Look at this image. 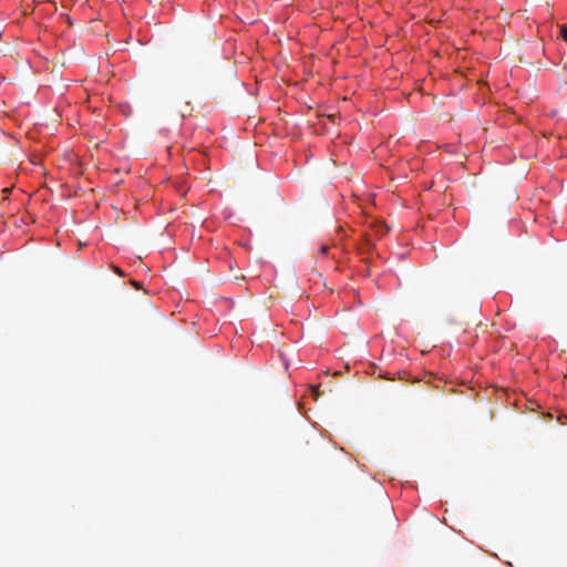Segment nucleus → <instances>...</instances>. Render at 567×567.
<instances>
[{
	"label": "nucleus",
	"instance_id": "3",
	"mask_svg": "<svg viewBox=\"0 0 567 567\" xmlns=\"http://www.w3.org/2000/svg\"><path fill=\"white\" fill-rule=\"evenodd\" d=\"M328 250H329V246L328 245H322L320 247V254H322V255H326L328 252Z\"/></svg>",
	"mask_w": 567,
	"mask_h": 567
},
{
	"label": "nucleus",
	"instance_id": "5",
	"mask_svg": "<svg viewBox=\"0 0 567 567\" xmlns=\"http://www.w3.org/2000/svg\"><path fill=\"white\" fill-rule=\"evenodd\" d=\"M128 284L134 285V284H140V282L134 279H130Z\"/></svg>",
	"mask_w": 567,
	"mask_h": 567
},
{
	"label": "nucleus",
	"instance_id": "1",
	"mask_svg": "<svg viewBox=\"0 0 567 567\" xmlns=\"http://www.w3.org/2000/svg\"><path fill=\"white\" fill-rule=\"evenodd\" d=\"M386 225L381 221L371 224L370 231L365 233L368 244H371L373 237H381L388 231Z\"/></svg>",
	"mask_w": 567,
	"mask_h": 567
},
{
	"label": "nucleus",
	"instance_id": "2",
	"mask_svg": "<svg viewBox=\"0 0 567 567\" xmlns=\"http://www.w3.org/2000/svg\"><path fill=\"white\" fill-rule=\"evenodd\" d=\"M560 34L565 41H567V25H563L560 29Z\"/></svg>",
	"mask_w": 567,
	"mask_h": 567
},
{
	"label": "nucleus",
	"instance_id": "6",
	"mask_svg": "<svg viewBox=\"0 0 567 567\" xmlns=\"http://www.w3.org/2000/svg\"><path fill=\"white\" fill-rule=\"evenodd\" d=\"M136 289L143 288V286L136 285L134 286Z\"/></svg>",
	"mask_w": 567,
	"mask_h": 567
},
{
	"label": "nucleus",
	"instance_id": "4",
	"mask_svg": "<svg viewBox=\"0 0 567 567\" xmlns=\"http://www.w3.org/2000/svg\"><path fill=\"white\" fill-rule=\"evenodd\" d=\"M113 269L116 274H118L120 276H123V271L121 268H118L117 266H113Z\"/></svg>",
	"mask_w": 567,
	"mask_h": 567
}]
</instances>
